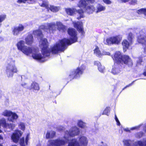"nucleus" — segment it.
I'll list each match as a JSON object with an SVG mask.
<instances>
[{"instance_id":"c756f323","label":"nucleus","mask_w":146,"mask_h":146,"mask_svg":"<svg viewBox=\"0 0 146 146\" xmlns=\"http://www.w3.org/2000/svg\"><path fill=\"white\" fill-rule=\"evenodd\" d=\"M19 126L20 129L23 131L25 130V123L23 122H20L19 124Z\"/></svg>"},{"instance_id":"20e7f679","label":"nucleus","mask_w":146,"mask_h":146,"mask_svg":"<svg viewBox=\"0 0 146 146\" xmlns=\"http://www.w3.org/2000/svg\"><path fill=\"white\" fill-rule=\"evenodd\" d=\"M115 63L119 64H124L129 68H131L133 65V62L128 55H122L119 51L116 52L112 57Z\"/></svg>"},{"instance_id":"f704fd0d","label":"nucleus","mask_w":146,"mask_h":146,"mask_svg":"<svg viewBox=\"0 0 146 146\" xmlns=\"http://www.w3.org/2000/svg\"><path fill=\"white\" fill-rule=\"evenodd\" d=\"M129 141L125 140L124 141V145L126 146H130Z\"/></svg>"},{"instance_id":"bf43d9fd","label":"nucleus","mask_w":146,"mask_h":146,"mask_svg":"<svg viewBox=\"0 0 146 146\" xmlns=\"http://www.w3.org/2000/svg\"><path fill=\"white\" fill-rule=\"evenodd\" d=\"M0 146H3L2 144H0Z\"/></svg>"},{"instance_id":"7c9ffc66","label":"nucleus","mask_w":146,"mask_h":146,"mask_svg":"<svg viewBox=\"0 0 146 146\" xmlns=\"http://www.w3.org/2000/svg\"><path fill=\"white\" fill-rule=\"evenodd\" d=\"M110 107H106L103 113V115H108V114L110 112Z\"/></svg>"},{"instance_id":"e2e57ef3","label":"nucleus","mask_w":146,"mask_h":146,"mask_svg":"<svg viewBox=\"0 0 146 146\" xmlns=\"http://www.w3.org/2000/svg\"><path fill=\"white\" fill-rule=\"evenodd\" d=\"M37 146H41L40 145H38Z\"/></svg>"},{"instance_id":"ea45409f","label":"nucleus","mask_w":146,"mask_h":146,"mask_svg":"<svg viewBox=\"0 0 146 146\" xmlns=\"http://www.w3.org/2000/svg\"><path fill=\"white\" fill-rule=\"evenodd\" d=\"M64 127L62 126H60L58 127V130L60 131H62L64 129Z\"/></svg>"},{"instance_id":"2eb2a0df","label":"nucleus","mask_w":146,"mask_h":146,"mask_svg":"<svg viewBox=\"0 0 146 146\" xmlns=\"http://www.w3.org/2000/svg\"><path fill=\"white\" fill-rule=\"evenodd\" d=\"M132 44V43H130V42H128L126 39H124L121 42L124 52H126L129 48L130 45Z\"/></svg>"},{"instance_id":"a878e982","label":"nucleus","mask_w":146,"mask_h":146,"mask_svg":"<svg viewBox=\"0 0 146 146\" xmlns=\"http://www.w3.org/2000/svg\"><path fill=\"white\" fill-rule=\"evenodd\" d=\"M137 13L139 14H143L146 16V8H143L139 9L137 10Z\"/></svg>"},{"instance_id":"c85d7f7f","label":"nucleus","mask_w":146,"mask_h":146,"mask_svg":"<svg viewBox=\"0 0 146 146\" xmlns=\"http://www.w3.org/2000/svg\"><path fill=\"white\" fill-rule=\"evenodd\" d=\"M1 125L4 127H7L6 120L5 119H3L0 121V126Z\"/></svg>"},{"instance_id":"5701e85b","label":"nucleus","mask_w":146,"mask_h":146,"mask_svg":"<svg viewBox=\"0 0 146 146\" xmlns=\"http://www.w3.org/2000/svg\"><path fill=\"white\" fill-rule=\"evenodd\" d=\"M65 11L68 14L71 15H73L76 11L75 9L70 8L66 9Z\"/></svg>"},{"instance_id":"a211bd4d","label":"nucleus","mask_w":146,"mask_h":146,"mask_svg":"<svg viewBox=\"0 0 146 146\" xmlns=\"http://www.w3.org/2000/svg\"><path fill=\"white\" fill-rule=\"evenodd\" d=\"M30 138V135L29 134H28L25 139H25L24 137H22L20 141V143L21 146H25L27 145L28 140Z\"/></svg>"},{"instance_id":"4d7b16f0","label":"nucleus","mask_w":146,"mask_h":146,"mask_svg":"<svg viewBox=\"0 0 146 146\" xmlns=\"http://www.w3.org/2000/svg\"><path fill=\"white\" fill-rule=\"evenodd\" d=\"M104 70H101V72H104Z\"/></svg>"},{"instance_id":"4c0bfd02","label":"nucleus","mask_w":146,"mask_h":146,"mask_svg":"<svg viewBox=\"0 0 146 146\" xmlns=\"http://www.w3.org/2000/svg\"><path fill=\"white\" fill-rule=\"evenodd\" d=\"M103 2L107 4H110L111 3V2L110 0H102Z\"/></svg>"},{"instance_id":"5fc2aeb1","label":"nucleus","mask_w":146,"mask_h":146,"mask_svg":"<svg viewBox=\"0 0 146 146\" xmlns=\"http://www.w3.org/2000/svg\"><path fill=\"white\" fill-rule=\"evenodd\" d=\"M26 85V84L25 83H24V84H22V85L23 86H24Z\"/></svg>"},{"instance_id":"680f3d73","label":"nucleus","mask_w":146,"mask_h":146,"mask_svg":"<svg viewBox=\"0 0 146 146\" xmlns=\"http://www.w3.org/2000/svg\"><path fill=\"white\" fill-rule=\"evenodd\" d=\"M98 70L100 71V70L99 69V68L98 67Z\"/></svg>"},{"instance_id":"603ef678","label":"nucleus","mask_w":146,"mask_h":146,"mask_svg":"<svg viewBox=\"0 0 146 146\" xmlns=\"http://www.w3.org/2000/svg\"><path fill=\"white\" fill-rule=\"evenodd\" d=\"M100 63L99 62H95V65H97V66L98 64H100Z\"/></svg>"},{"instance_id":"b1692460","label":"nucleus","mask_w":146,"mask_h":146,"mask_svg":"<svg viewBox=\"0 0 146 146\" xmlns=\"http://www.w3.org/2000/svg\"><path fill=\"white\" fill-rule=\"evenodd\" d=\"M134 38V36L132 32L129 33L128 34L127 38L130 43H133V39Z\"/></svg>"},{"instance_id":"3c124183","label":"nucleus","mask_w":146,"mask_h":146,"mask_svg":"<svg viewBox=\"0 0 146 146\" xmlns=\"http://www.w3.org/2000/svg\"><path fill=\"white\" fill-rule=\"evenodd\" d=\"M142 62L143 60L142 59H140L139 60V63H141Z\"/></svg>"},{"instance_id":"dca6fc26","label":"nucleus","mask_w":146,"mask_h":146,"mask_svg":"<svg viewBox=\"0 0 146 146\" xmlns=\"http://www.w3.org/2000/svg\"><path fill=\"white\" fill-rule=\"evenodd\" d=\"M74 27L77 28L79 32L82 34L84 33L82 27V23L81 22H73Z\"/></svg>"},{"instance_id":"de8ad7c7","label":"nucleus","mask_w":146,"mask_h":146,"mask_svg":"<svg viewBox=\"0 0 146 146\" xmlns=\"http://www.w3.org/2000/svg\"><path fill=\"white\" fill-rule=\"evenodd\" d=\"M143 146H146V139L143 141Z\"/></svg>"},{"instance_id":"ddd939ff","label":"nucleus","mask_w":146,"mask_h":146,"mask_svg":"<svg viewBox=\"0 0 146 146\" xmlns=\"http://www.w3.org/2000/svg\"><path fill=\"white\" fill-rule=\"evenodd\" d=\"M23 134L21 131L18 130L16 131L13 133L11 139L13 141L17 143L18 142L20 136H21Z\"/></svg>"},{"instance_id":"f8f14e48","label":"nucleus","mask_w":146,"mask_h":146,"mask_svg":"<svg viewBox=\"0 0 146 146\" xmlns=\"http://www.w3.org/2000/svg\"><path fill=\"white\" fill-rule=\"evenodd\" d=\"M85 69V67L84 66L82 65V66L76 69L75 71L72 72L70 76H71L72 78L75 77L76 76H78L79 75L82 73L83 71Z\"/></svg>"},{"instance_id":"f03ea898","label":"nucleus","mask_w":146,"mask_h":146,"mask_svg":"<svg viewBox=\"0 0 146 146\" xmlns=\"http://www.w3.org/2000/svg\"><path fill=\"white\" fill-rule=\"evenodd\" d=\"M68 32L71 36L70 40L64 38L59 41L51 48L52 54H56L59 51H63L67 44H70L77 41V38L76 32L75 29L72 28L69 29Z\"/></svg>"},{"instance_id":"9b49d317","label":"nucleus","mask_w":146,"mask_h":146,"mask_svg":"<svg viewBox=\"0 0 146 146\" xmlns=\"http://www.w3.org/2000/svg\"><path fill=\"white\" fill-rule=\"evenodd\" d=\"M41 7H44L48 9H49L52 12H56L58 11L60 9V7H56L53 5H50L49 7H48V3L47 2L43 1L42 3L40 5Z\"/></svg>"},{"instance_id":"6e6552de","label":"nucleus","mask_w":146,"mask_h":146,"mask_svg":"<svg viewBox=\"0 0 146 146\" xmlns=\"http://www.w3.org/2000/svg\"><path fill=\"white\" fill-rule=\"evenodd\" d=\"M122 37L119 35L113 36L104 40V42L106 44L109 45L112 44H118L120 43Z\"/></svg>"},{"instance_id":"49530a36","label":"nucleus","mask_w":146,"mask_h":146,"mask_svg":"<svg viewBox=\"0 0 146 146\" xmlns=\"http://www.w3.org/2000/svg\"><path fill=\"white\" fill-rule=\"evenodd\" d=\"M143 75L144 76H146V70L145 69V71L143 73Z\"/></svg>"},{"instance_id":"0e129e2a","label":"nucleus","mask_w":146,"mask_h":146,"mask_svg":"<svg viewBox=\"0 0 146 146\" xmlns=\"http://www.w3.org/2000/svg\"><path fill=\"white\" fill-rule=\"evenodd\" d=\"M1 22H0V26L1 25Z\"/></svg>"},{"instance_id":"473e14b6","label":"nucleus","mask_w":146,"mask_h":146,"mask_svg":"<svg viewBox=\"0 0 146 146\" xmlns=\"http://www.w3.org/2000/svg\"><path fill=\"white\" fill-rule=\"evenodd\" d=\"M135 143L139 146H143V141H138L135 142Z\"/></svg>"},{"instance_id":"58836bf2","label":"nucleus","mask_w":146,"mask_h":146,"mask_svg":"<svg viewBox=\"0 0 146 146\" xmlns=\"http://www.w3.org/2000/svg\"><path fill=\"white\" fill-rule=\"evenodd\" d=\"M111 72L114 74H117V72L115 71V69L114 68L112 69Z\"/></svg>"},{"instance_id":"f257e3e1","label":"nucleus","mask_w":146,"mask_h":146,"mask_svg":"<svg viewBox=\"0 0 146 146\" xmlns=\"http://www.w3.org/2000/svg\"><path fill=\"white\" fill-rule=\"evenodd\" d=\"M33 33L37 35L38 38H40L39 46L42 49V52L44 56H42L40 54L38 53V50L37 48H31L25 45V42L20 40L17 44V46L19 50L21 51L24 54L28 55L33 53L32 57L33 58L39 60L40 62H44L47 60L45 59V56L50 55V51L47 49L48 45L47 40L43 38V35L40 30L34 31Z\"/></svg>"},{"instance_id":"423d86ee","label":"nucleus","mask_w":146,"mask_h":146,"mask_svg":"<svg viewBox=\"0 0 146 146\" xmlns=\"http://www.w3.org/2000/svg\"><path fill=\"white\" fill-rule=\"evenodd\" d=\"M94 0H80L78 3V7L86 10L89 13H92L94 10V8L92 6L89 5V3H93Z\"/></svg>"},{"instance_id":"052dcab7","label":"nucleus","mask_w":146,"mask_h":146,"mask_svg":"<svg viewBox=\"0 0 146 146\" xmlns=\"http://www.w3.org/2000/svg\"><path fill=\"white\" fill-rule=\"evenodd\" d=\"M1 132H2V131L1 129H0V133H1Z\"/></svg>"},{"instance_id":"9d476101","label":"nucleus","mask_w":146,"mask_h":146,"mask_svg":"<svg viewBox=\"0 0 146 146\" xmlns=\"http://www.w3.org/2000/svg\"><path fill=\"white\" fill-rule=\"evenodd\" d=\"M137 42L143 45H146V34L141 30L137 37Z\"/></svg>"},{"instance_id":"0eeeda50","label":"nucleus","mask_w":146,"mask_h":146,"mask_svg":"<svg viewBox=\"0 0 146 146\" xmlns=\"http://www.w3.org/2000/svg\"><path fill=\"white\" fill-rule=\"evenodd\" d=\"M88 143L87 138L82 136L79 138L78 141L75 139L72 140L69 143L68 146H86Z\"/></svg>"},{"instance_id":"39448f33","label":"nucleus","mask_w":146,"mask_h":146,"mask_svg":"<svg viewBox=\"0 0 146 146\" xmlns=\"http://www.w3.org/2000/svg\"><path fill=\"white\" fill-rule=\"evenodd\" d=\"M56 27H57L59 31H64L66 28L61 23L57 22L56 23H54L48 24L46 26L44 25L41 26L40 27V29L45 31L46 29H48L49 31H54L56 29Z\"/></svg>"},{"instance_id":"412c9836","label":"nucleus","mask_w":146,"mask_h":146,"mask_svg":"<svg viewBox=\"0 0 146 146\" xmlns=\"http://www.w3.org/2000/svg\"><path fill=\"white\" fill-rule=\"evenodd\" d=\"M31 89L35 91H38L40 88L38 84L35 82H33L31 84Z\"/></svg>"},{"instance_id":"cd10ccee","label":"nucleus","mask_w":146,"mask_h":146,"mask_svg":"<svg viewBox=\"0 0 146 146\" xmlns=\"http://www.w3.org/2000/svg\"><path fill=\"white\" fill-rule=\"evenodd\" d=\"M27 2L28 3H32L34 2V0H18L17 2L19 3H25Z\"/></svg>"},{"instance_id":"6ab92c4d","label":"nucleus","mask_w":146,"mask_h":146,"mask_svg":"<svg viewBox=\"0 0 146 146\" xmlns=\"http://www.w3.org/2000/svg\"><path fill=\"white\" fill-rule=\"evenodd\" d=\"M26 44L27 45H30L32 44L33 42V37L31 35H28L25 39Z\"/></svg>"},{"instance_id":"13d9d810","label":"nucleus","mask_w":146,"mask_h":146,"mask_svg":"<svg viewBox=\"0 0 146 146\" xmlns=\"http://www.w3.org/2000/svg\"><path fill=\"white\" fill-rule=\"evenodd\" d=\"M145 131L146 132V125L145 127Z\"/></svg>"},{"instance_id":"c9c22d12","label":"nucleus","mask_w":146,"mask_h":146,"mask_svg":"<svg viewBox=\"0 0 146 146\" xmlns=\"http://www.w3.org/2000/svg\"><path fill=\"white\" fill-rule=\"evenodd\" d=\"M115 119L116 122H117V125H120V122H119V120L118 119L116 116V115L115 114Z\"/></svg>"},{"instance_id":"f3484780","label":"nucleus","mask_w":146,"mask_h":146,"mask_svg":"<svg viewBox=\"0 0 146 146\" xmlns=\"http://www.w3.org/2000/svg\"><path fill=\"white\" fill-rule=\"evenodd\" d=\"M19 118L18 115L15 112H12L8 120L10 121L14 122Z\"/></svg>"},{"instance_id":"a19ab883","label":"nucleus","mask_w":146,"mask_h":146,"mask_svg":"<svg viewBox=\"0 0 146 146\" xmlns=\"http://www.w3.org/2000/svg\"><path fill=\"white\" fill-rule=\"evenodd\" d=\"M139 128H140V126H136V127H133V128H132V129H137V130H139Z\"/></svg>"},{"instance_id":"c03bdc74","label":"nucleus","mask_w":146,"mask_h":146,"mask_svg":"<svg viewBox=\"0 0 146 146\" xmlns=\"http://www.w3.org/2000/svg\"><path fill=\"white\" fill-rule=\"evenodd\" d=\"M129 0H121L122 2L126 3L128 2Z\"/></svg>"},{"instance_id":"aec40b11","label":"nucleus","mask_w":146,"mask_h":146,"mask_svg":"<svg viewBox=\"0 0 146 146\" xmlns=\"http://www.w3.org/2000/svg\"><path fill=\"white\" fill-rule=\"evenodd\" d=\"M55 132L52 130H48L47 131L46 137L47 139L52 138L55 135Z\"/></svg>"},{"instance_id":"e433bc0d","label":"nucleus","mask_w":146,"mask_h":146,"mask_svg":"<svg viewBox=\"0 0 146 146\" xmlns=\"http://www.w3.org/2000/svg\"><path fill=\"white\" fill-rule=\"evenodd\" d=\"M83 12V11L82 10H80L78 11V13L80 14V17L79 18H78V19H80L81 18L83 17V15L82 13Z\"/></svg>"},{"instance_id":"4468645a","label":"nucleus","mask_w":146,"mask_h":146,"mask_svg":"<svg viewBox=\"0 0 146 146\" xmlns=\"http://www.w3.org/2000/svg\"><path fill=\"white\" fill-rule=\"evenodd\" d=\"M24 29V26L20 24L18 26L15 27L12 31V33L13 35H18L20 32L23 30Z\"/></svg>"},{"instance_id":"864d4df0","label":"nucleus","mask_w":146,"mask_h":146,"mask_svg":"<svg viewBox=\"0 0 146 146\" xmlns=\"http://www.w3.org/2000/svg\"><path fill=\"white\" fill-rule=\"evenodd\" d=\"M3 137L1 135H0V139L3 140Z\"/></svg>"},{"instance_id":"1a4fd4ad","label":"nucleus","mask_w":146,"mask_h":146,"mask_svg":"<svg viewBox=\"0 0 146 146\" xmlns=\"http://www.w3.org/2000/svg\"><path fill=\"white\" fill-rule=\"evenodd\" d=\"M14 62H8L6 67V73L8 77H11L13 76V73H17L18 70L14 64Z\"/></svg>"},{"instance_id":"09e8293b","label":"nucleus","mask_w":146,"mask_h":146,"mask_svg":"<svg viewBox=\"0 0 146 146\" xmlns=\"http://www.w3.org/2000/svg\"><path fill=\"white\" fill-rule=\"evenodd\" d=\"M144 52L145 54V56H146V46L144 48Z\"/></svg>"},{"instance_id":"79ce46f5","label":"nucleus","mask_w":146,"mask_h":146,"mask_svg":"<svg viewBox=\"0 0 146 146\" xmlns=\"http://www.w3.org/2000/svg\"><path fill=\"white\" fill-rule=\"evenodd\" d=\"M143 135V133L142 132H140L138 133V136L139 138L142 137Z\"/></svg>"},{"instance_id":"4be33fe9","label":"nucleus","mask_w":146,"mask_h":146,"mask_svg":"<svg viewBox=\"0 0 146 146\" xmlns=\"http://www.w3.org/2000/svg\"><path fill=\"white\" fill-rule=\"evenodd\" d=\"M78 125L80 127L83 129H86L87 128L86 123L81 120H79L78 121Z\"/></svg>"},{"instance_id":"393cba45","label":"nucleus","mask_w":146,"mask_h":146,"mask_svg":"<svg viewBox=\"0 0 146 146\" xmlns=\"http://www.w3.org/2000/svg\"><path fill=\"white\" fill-rule=\"evenodd\" d=\"M12 112V111L10 110H5L2 113V115L9 117L11 115Z\"/></svg>"},{"instance_id":"2f4dec72","label":"nucleus","mask_w":146,"mask_h":146,"mask_svg":"<svg viewBox=\"0 0 146 146\" xmlns=\"http://www.w3.org/2000/svg\"><path fill=\"white\" fill-rule=\"evenodd\" d=\"M7 127H4L5 128H11L12 129H13L15 127V125L13 123H10V124H7Z\"/></svg>"},{"instance_id":"8fccbe9b","label":"nucleus","mask_w":146,"mask_h":146,"mask_svg":"<svg viewBox=\"0 0 146 146\" xmlns=\"http://www.w3.org/2000/svg\"><path fill=\"white\" fill-rule=\"evenodd\" d=\"M101 143L102 144V145H101V146H107V145L106 144H103V143L102 142H101Z\"/></svg>"},{"instance_id":"bb28decb","label":"nucleus","mask_w":146,"mask_h":146,"mask_svg":"<svg viewBox=\"0 0 146 146\" xmlns=\"http://www.w3.org/2000/svg\"><path fill=\"white\" fill-rule=\"evenodd\" d=\"M94 53L98 56H100V52L99 48L97 46H96L94 50Z\"/></svg>"},{"instance_id":"72a5a7b5","label":"nucleus","mask_w":146,"mask_h":146,"mask_svg":"<svg viewBox=\"0 0 146 146\" xmlns=\"http://www.w3.org/2000/svg\"><path fill=\"white\" fill-rule=\"evenodd\" d=\"M6 18V15H0V22L1 23Z\"/></svg>"},{"instance_id":"a18cd8bd","label":"nucleus","mask_w":146,"mask_h":146,"mask_svg":"<svg viewBox=\"0 0 146 146\" xmlns=\"http://www.w3.org/2000/svg\"><path fill=\"white\" fill-rule=\"evenodd\" d=\"M132 83H131L130 84H129L128 85H127L126 86H125L123 89V90H124V89H125V88H126L127 87H128L129 86H131V85H132Z\"/></svg>"},{"instance_id":"37998d69","label":"nucleus","mask_w":146,"mask_h":146,"mask_svg":"<svg viewBox=\"0 0 146 146\" xmlns=\"http://www.w3.org/2000/svg\"><path fill=\"white\" fill-rule=\"evenodd\" d=\"M106 8L105 7L101 6V11L105 10Z\"/></svg>"},{"instance_id":"6e6d98bb","label":"nucleus","mask_w":146,"mask_h":146,"mask_svg":"<svg viewBox=\"0 0 146 146\" xmlns=\"http://www.w3.org/2000/svg\"><path fill=\"white\" fill-rule=\"evenodd\" d=\"M100 10L99 9H98V10L97 11V12L98 13V12H100Z\"/></svg>"},{"instance_id":"7ed1b4c3","label":"nucleus","mask_w":146,"mask_h":146,"mask_svg":"<svg viewBox=\"0 0 146 146\" xmlns=\"http://www.w3.org/2000/svg\"><path fill=\"white\" fill-rule=\"evenodd\" d=\"M78 128L76 127H72L69 131H66L63 137L50 141L48 146H61L64 145L69 140L70 137L77 135L79 133Z\"/></svg>"}]
</instances>
